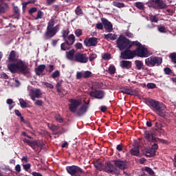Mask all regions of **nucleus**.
I'll return each instance as SVG.
<instances>
[{
    "label": "nucleus",
    "instance_id": "f257e3e1",
    "mask_svg": "<svg viewBox=\"0 0 176 176\" xmlns=\"http://www.w3.org/2000/svg\"><path fill=\"white\" fill-rule=\"evenodd\" d=\"M19 53L14 50H11L8 54L7 63L8 69L12 74L20 72L22 75H28L31 69L28 67V63L19 58Z\"/></svg>",
    "mask_w": 176,
    "mask_h": 176
},
{
    "label": "nucleus",
    "instance_id": "f03ea898",
    "mask_svg": "<svg viewBox=\"0 0 176 176\" xmlns=\"http://www.w3.org/2000/svg\"><path fill=\"white\" fill-rule=\"evenodd\" d=\"M146 104L158 116L166 119L167 112L166 111V105L164 104L153 99H148Z\"/></svg>",
    "mask_w": 176,
    "mask_h": 176
},
{
    "label": "nucleus",
    "instance_id": "7ed1b4c3",
    "mask_svg": "<svg viewBox=\"0 0 176 176\" xmlns=\"http://www.w3.org/2000/svg\"><path fill=\"white\" fill-rule=\"evenodd\" d=\"M54 24H56L54 19H51L47 23L46 32L44 34V36L46 39H52V38L56 36L57 32L60 31V24L56 25L55 27Z\"/></svg>",
    "mask_w": 176,
    "mask_h": 176
},
{
    "label": "nucleus",
    "instance_id": "20e7f679",
    "mask_svg": "<svg viewBox=\"0 0 176 176\" xmlns=\"http://www.w3.org/2000/svg\"><path fill=\"white\" fill-rule=\"evenodd\" d=\"M133 43L134 41H130V39L126 38L123 34L120 35L116 41L117 47L121 51L125 50L126 49H131L134 46Z\"/></svg>",
    "mask_w": 176,
    "mask_h": 176
},
{
    "label": "nucleus",
    "instance_id": "39448f33",
    "mask_svg": "<svg viewBox=\"0 0 176 176\" xmlns=\"http://www.w3.org/2000/svg\"><path fill=\"white\" fill-rule=\"evenodd\" d=\"M133 46H138L135 50V56L138 57L143 58L149 56V51H148V49L139 41H134Z\"/></svg>",
    "mask_w": 176,
    "mask_h": 176
},
{
    "label": "nucleus",
    "instance_id": "423d86ee",
    "mask_svg": "<svg viewBox=\"0 0 176 176\" xmlns=\"http://www.w3.org/2000/svg\"><path fill=\"white\" fill-rule=\"evenodd\" d=\"M163 63V59L157 56H151L145 60V64L147 67H159Z\"/></svg>",
    "mask_w": 176,
    "mask_h": 176
},
{
    "label": "nucleus",
    "instance_id": "0eeeda50",
    "mask_svg": "<svg viewBox=\"0 0 176 176\" xmlns=\"http://www.w3.org/2000/svg\"><path fill=\"white\" fill-rule=\"evenodd\" d=\"M69 102H70V104H68L69 111L72 113H75L78 111V108L82 105V100L76 99H70Z\"/></svg>",
    "mask_w": 176,
    "mask_h": 176
},
{
    "label": "nucleus",
    "instance_id": "6e6552de",
    "mask_svg": "<svg viewBox=\"0 0 176 176\" xmlns=\"http://www.w3.org/2000/svg\"><path fill=\"white\" fill-rule=\"evenodd\" d=\"M151 5L153 9L157 10L167 9L168 8L167 4L163 0H151Z\"/></svg>",
    "mask_w": 176,
    "mask_h": 176
},
{
    "label": "nucleus",
    "instance_id": "1a4fd4ad",
    "mask_svg": "<svg viewBox=\"0 0 176 176\" xmlns=\"http://www.w3.org/2000/svg\"><path fill=\"white\" fill-rule=\"evenodd\" d=\"M74 61L80 63L81 64H86L89 61V57H87V54H86L76 52L74 55Z\"/></svg>",
    "mask_w": 176,
    "mask_h": 176
},
{
    "label": "nucleus",
    "instance_id": "9d476101",
    "mask_svg": "<svg viewBox=\"0 0 176 176\" xmlns=\"http://www.w3.org/2000/svg\"><path fill=\"white\" fill-rule=\"evenodd\" d=\"M131 48H126L124 50V52H121V57L123 60H131L134 58L135 56V50H131Z\"/></svg>",
    "mask_w": 176,
    "mask_h": 176
},
{
    "label": "nucleus",
    "instance_id": "9b49d317",
    "mask_svg": "<svg viewBox=\"0 0 176 176\" xmlns=\"http://www.w3.org/2000/svg\"><path fill=\"white\" fill-rule=\"evenodd\" d=\"M87 111H89V103L85 102V104H82L74 113L78 118H82V116L86 115Z\"/></svg>",
    "mask_w": 176,
    "mask_h": 176
},
{
    "label": "nucleus",
    "instance_id": "f8f14e48",
    "mask_svg": "<svg viewBox=\"0 0 176 176\" xmlns=\"http://www.w3.org/2000/svg\"><path fill=\"white\" fill-rule=\"evenodd\" d=\"M98 44V38L96 37H87L84 40V45L87 47H96Z\"/></svg>",
    "mask_w": 176,
    "mask_h": 176
},
{
    "label": "nucleus",
    "instance_id": "ddd939ff",
    "mask_svg": "<svg viewBox=\"0 0 176 176\" xmlns=\"http://www.w3.org/2000/svg\"><path fill=\"white\" fill-rule=\"evenodd\" d=\"M89 96L97 100H102L105 97V92L101 89H95L89 92Z\"/></svg>",
    "mask_w": 176,
    "mask_h": 176
},
{
    "label": "nucleus",
    "instance_id": "4468645a",
    "mask_svg": "<svg viewBox=\"0 0 176 176\" xmlns=\"http://www.w3.org/2000/svg\"><path fill=\"white\" fill-rule=\"evenodd\" d=\"M104 171L108 174H118V169L109 161L105 163Z\"/></svg>",
    "mask_w": 176,
    "mask_h": 176
},
{
    "label": "nucleus",
    "instance_id": "2eb2a0df",
    "mask_svg": "<svg viewBox=\"0 0 176 176\" xmlns=\"http://www.w3.org/2000/svg\"><path fill=\"white\" fill-rule=\"evenodd\" d=\"M101 21L103 24V27L107 32H112L113 31V25H112V23L109 22L108 19L105 18H101Z\"/></svg>",
    "mask_w": 176,
    "mask_h": 176
},
{
    "label": "nucleus",
    "instance_id": "dca6fc26",
    "mask_svg": "<svg viewBox=\"0 0 176 176\" xmlns=\"http://www.w3.org/2000/svg\"><path fill=\"white\" fill-rule=\"evenodd\" d=\"M120 91L123 94H128V96H137L138 92L135 89H131L129 87H122L120 88Z\"/></svg>",
    "mask_w": 176,
    "mask_h": 176
},
{
    "label": "nucleus",
    "instance_id": "f3484780",
    "mask_svg": "<svg viewBox=\"0 0 176 176\" xmlns=\"http://www.w3.org/2000/svg\"><path fill=\"white\" fill-rule=\"evenodd\" d=\"M29 94L32 101H35V98H41V96H42V92L39 89H30L29 91Z\"/></svg>",
    "mask_w": 176,
    "mask_h": 176
},
{
    "label": "nucleus",
    "instance_id": "a211bd4d",
    "mask_svg": "<svg viewBox=\"0 0 176 176\" xmlns=\"http://www.w3.org/2000/svg\"><path fill=\"white\" fill-rule=\"evenodd\" d=\"M113 162L116 167H118L120 170H124L127 168V162H126V160H116Z\"/></svg>",
    "mask_w": 176,
    "mask_h": 176
},
{
    "label": "nucleus",
    "instance_id": "6ab92c4d",
    "mask_svg": "<svg viewBox=\"0 0 176 176\" xmlns=\"http://www.w3.org/2000/svg\"><path fill=\"white\" fill-rule=\"evenodd\" d=\"M45 69H46V65H40L34 69V72L38 76H41H41H43L45 74L43 73Z\"/></svg>",
    "mask_w": 176,
    "mask_h": 176
},
{
    "label": "nucleus",
    "instance_id": "aec40b11",
    "mask_svg": "<svg viewBox=\"0 0 176 176\" xmlns=\"http://www.w3.org/2000/svg\"><path fill=\"white\" fill-rule=\"evenodd\" d=\"M131 61L130 60H122L120 62V67L122 69H130L131 68Z\"/></svg>",
    "mask_w": 176,
    "mask_h": 176
},
{
    "label": "nucleus",
    "instance_id": "412c9836",
    "mask_svg": "<svg viewBox=\"0 0 176 176\" xmlns=\"http://www.w3.org/2000/svg\"><path fill=\"white\" fill-rule=\"evenodd\" d=\"M66 57L70 61H75V50L72 49L69 52H66Z\"/></svg>",
    "mask_w": 176,
    "mask_h": 176
},
{
    "label": "nucleus",
    "instance_id": "4be33fe9",
    "mask_svg": "<svg viewBox=\"0 0 176 176\" xmlns=\"http://www.w3.org/2000/svg\"><path fill=\"white\" fill-rule=\"evenodd\" d=\"M94 166L96 167V170H99V171H102L104 164H102V162H101L100 160H97L94 162Z\"/></svg>",
    "mask_w": 176,
    "mask_h": 176
},
{
    "label": "nucleus",
    "instance_id": "5701e85b",
    "mask_svg": "<svg viewBox=\"0 0 176 176\" xmlns=\"http://www.w3.org/2000/svg\"><path fill=\"white\" fill-rule=\"evenodd\" d=\"M130 153L132 156H136L138 157V156H140V146L132 148L130 150Z\"/></svg>",
    "mask_w": 176,
    "mask_h": 176
},
{
    "label": "nucleus",
    "instance_id": "b1692460",
    "mask_svg": "<svg viewBox=\"0 0 176 176\" xmlns=\"http://www.w3.org/2000/svg\"><path fill=\"white\" fill-rule=\"evenodd\" d=\"M69 46H71L69 45V41H68V40L65 39V43H61L60 49H61V50H63L64 52H65V50H69V49H71V47Z\"/></svg>",
    "mask_w": 176,
    "mask_h": 176
},
{
    "label": "nucleus",
    "instance_id": "393cba45",
    "mask_svg": "<svg viewBox=\"0 0 176 176\" xmlns=\"http://www.w3.org/2000/svg\"><path fill=\"white\" fill-rule=\"evenodd\" d=\"M156 155V150L151 148L146 151V156L147 157H153Z\"/></svg>",
    "mask_w": 176,
    "mask_h": 176
},
{
    "label": "nucleus",
    "instance_id": "a878e982",
    "mask_svg": "<svg viewBox=\"0 0 176 176\" xmlns=\"http://www.w3.org/2000/svg\"><path fill=\"white\" fill-rule=\"evenodd\" d=\"M8 8V3H0V14H3L6 13V8Z\"/></svg>",
    "mask_w": 176,
    "mask_h": 176
},
{
    "label": "nucleus",
    "instance_id": "bb28decb",
    "mask_svg": "<svg viewBox=\"0 0 176 176\" xmlns=\"http://www.w3.org/2000/svg\"><path fill=\"white\" fill-rule=\"evenodd\" d=\"M67 39H68L67 41L69 43L70 46H72V45H74V43H75L76 39H75V35H74V34L69 35L67 36Z\"/></svg>",
    "mask_w": 176,
    "mask_h": 176
},
{
    "label": "nucleus",
    "instance_id": "cd10ccee",
    "mask_svg": "<svg viewBox=\"0 0 176 176\" xmlns=\"http://www.w3.org/2000/svg\"><path fill=\"white\" fill-rule=\"evenodd\" d=\"M116 72V67H115V65H110L108 69V74L110 75H115Z\"/></svg>",
    "mask_w": 176,
    "mask_h": 176
},
{
    "label": "nucleus",
    "instance_id": "c85d7f7f",
    "mask_svg": "<svg viewBox=\"0 0 176 176\" xmlns=\"http://www.w3.org/2000/svg\"><path fill=\"white\" fill-rule=\"evenodd\" d=\"M104 39H110L111 41H115L116 39V34H113L112 33L104 34Z\"/></svg>",
    "mask_w": 176,
    "mask_h": 176
},
{
    "label": "nucleus",
    "instance_id": "c756f323",
    "mask_svg": "<svg viewBox=\"0 0 176 176\" xmlns=\"http://www.w3.org/2000/svg\"><path fill=\"white\" fill-rule=\"evenodd\" d=\"M23 142H25V144H28V145H29V146H31L32 148H34L35 146V145H36L35 144V142L27 139V138H24L23 140Z\"/></svg>",
    "mask_w": 176,
    "mask_h": 176
},
{
    "label": "nucleus",
    "instance_id": "7c9ffc66",
    "mask_svg": "<svg viewBox=\"0 0 176 176\" xmlns=\"http://www.w3.org/2000/svg\"><path fill=\"white\" fill-rule=\"evenodd\" d=\"M75 13L76 16H80L83 14V10H82V7L80 6H78L75 10Z\"/></svg>",
    "mask_w": 176,
    "mask_h": 176
},
{
    "label": "nucleus",
    "instance_id": "2f4dec72",
    "mask_svg": "<svg viewBox=\"0 0 176 176\" xmlns=\"http://www.w3.org/2000/svg\"><path fill=\"white\" fill-rule=\"evenodd\" d=\"M144 138H146L148 141H152V133L149 131H144Z\"/></svg>",
    "mask_w": 176,
    "mask_h": 176
},
{
    "label": "nucleus",
    "instance_id": "473e14b6",
    "mask_svg": "<svg viewBox=\"0 0 176 176\" xmlns=\"http://www.w3.org/2000/svg\"><path fill=\"white\" fill-rule=\"evenodd\" d=\"M113 6H115L116 8H124V3H120L119 1H113L112 2Z\"/></svg>",
    "mask_w": 176,
    "mask_h": 176
},
{
    "label": "nucleus",
    "instance_id": "72a5a7b5",
    "mask_svg": "<svg viewBox=\"0 0 176 176\" xmlns=\"http://www.w3.org/2000/svg\"><path fill=\"white\" fill-rule=\"evenodd\" d=\"M135 64L136 65V68H138V69H142V67H144V63H142V61L141 60H135Z\"/></svg>",
    "mask_w": 176,
    "mask_h": 176
},
{
    "label": "nucleus",
    "instance_id": "f704fd0d",
    "mask_svg": "<svg viewBox=\"0 0 176 176\" xmlns=\"http://www.w3.org/2000/svg\"><path fill=\"white\" fill-rule=\"evenodd\" d=\"M62 37L63 38L64 41H65V39H67V38H68V35H69V30H62Z\"/></svg>",
    "mask_w": 176,
    "mask_h": 176
},
{
    "label": "nucleus",
    "instance_id": "c9c22d12",
    "mask_svg": "<svg viewBox=\"0 0 176 176\" xmlns=\"http://www.w3.org/2000/svg\"><path fill=\"white\" fill-rule=\"evenodd\" d=\"M43 16H45V13L42 12L41 10H38L37 12V16L36 18H34V20H39L41 19H43Z\"/></svg>",
    "mask_w": 176,
    "mask_h": 176
},
{
    "label": "nucleus",
    "instance_id": "e433bc0d",
    "mask_svg": "<svg viewBox=\"0 0 176 176\" xmlns=\"http://www.w3.org/2000/svg\"><path fill=\"white\" fill-rule=\"evenodd\" d=\"M82 78L85 79H87L89 78H91V72L86 71L82 73Z\"/></svg>",
    "mask_w": 176,
    "mask_h": 176
},
{
    "label": "nucleus",
    "instance_id": "4c0bfd02",
    "mask_svg": "<svg viewBox=\"0 0 176 176\" xmlns=\"http://www.w3.org/2000/svg\"><path fill=\"white\" fill-rule=\"evenodd\" d=\"M19 104L22 108H28V104L23 98L19 99Z\"/></svg>",
    "mask_w": 176,
    "mask_h": 176
},
{
    "label": "nucleus",
    "instance_id": "58836bf2",
    "mask_svg": "<svg viewBox=\"0 0 176 176\" xmlns=\"http://www.w3.org/2000/svg\"><path fill=\"white\" fill-rule=\"evenodd\" d=\"M150 21L151 23H158L159 18H157V16H156V15H151L150 16Z\"/></svg>",
    "mask_w": 176,
    "mask_h": 176
},
{
    "label": "nucleus",
    "instance_id": "ea45409f",
    "mask_svg": "<svg viewBox=\"0 0 176 176\" xmlns=\"http://www.w3.org/2000/svg\"><path fill=\"white\" fill-rule=\"evenodd\" d=\"M144 171H146L150 175H153L155 174V172L153 171V170H152V168L149 167H144Z\"/></svg>",
    "mask_w": 176,
    "mask_h": 176
},
{
    "label": "nucleus",
    "instance_id": "a19ab883",
    "mask_svg": "<svg viewBox=\"0 0 176 176\" xmlns=\"http://www.w3.org/2000/svg\"><path fill=\"white\" fill-rule=\"evenodd\" d=\"M14 13L16 16V19H19V16H20V9H19L18 7L14 6Z\"/></svg>",
    "mask_w": 176,
    "mask_h": 176
},
{
    "label": "nucleus",
    "instance_id": "79ce46f5",
    "mask_svg": "<svg viewBox=\"0 0 176 176\" xmlns=\"http://www.w3.org/2000/svg\"><path fill=\"white\" fill-rule=\"evenodd\" d=\"M36 12H38L37 8H36V7L31 8L28 10V14H30V16H32V14H34V13H36Z\"/></svg>",
    "mask_w": 176,
    "mask_h": 176
},
{
    "label": "nucleus",
    "instance_id": "37998d69",
    "mask_svg": "<svg viewBox=\"0 0 176 176\" xmlns=\"http://www.w3.org/2000/svg\"><path fill=\"white\" fill-rule=\"evenodd\" d=\"M170 58L172 60V63L176 64V53L173 52L169 55Z\"/></svg>",
    "mask_w": 176,
    "mask_h": 176
},
{
    "label": "nucleus",
    "instance_id": "c03bdc74",
    "mask_svg": "<svg viewBox=\"0 0 176 176\" xmlns=\"http://www.w3.org/2000/svg\"><path fill=\"white\" fill-rule=\"evenodd\" d=\"M52 78L53 79H56V78H58V76H60V71L58 70H56L55 72H54L52 74Z\"/></svg>",
    "mask_w": 176,
    "mask_h": 176
},
{
    "label": "nucleus",
    "instance_id": "a18cd8bd",
    "mask_svg": "<svg viewBox=\"0 0 176 176\" xmlns=\"http://www.w3.org/2000/svg\"><path fill=\"white\" fill-rule=\"evenodd\" d=\"M135 6L138 8V9H140V10H144V4L141 2H136Z\"/></svg>",
    "mask_w": 176,
    "mask_h": 176
},
{
    "label": "nucleus",
    "instance_id": "49530a36",
    "mask_svg": "<svg viewBox=\"0 0 176 176\" xmlns=\"http://www.w3.org/2000/svg\"><path fill=\"white\" fill-rule=\"evenodd\" d=\"M160 129H156L153 132L151 133L152 137H159L160 135V133L159 132Z\"/></svg>",
    "mask_w": 176,
    "mask_h": 176
},
{
    "label": "nucleus",
    "instance_id": "de8ad7c7",
    "mask_svg": "<svg viewBox=\"0 0 176 176\" xmlns=\"http://www.w3.org/2000/svg\"><path fill=\"white\" fill-rule=\"evenodd\" d=\"M43 84L44 85V86L48 87V89H54V86L50 82H43Z\"/></svg>",
    "mask_w": 176,
    "mask_h": 176
},
{
    "label": "nucleus",
    "instance_id": "09e8293b",
    "mask_svg": "<svg viewBox=\"0 0 176 176\" xmlns=\"http://www.w3.org/2000/svg\"><path fill=\"white\" fill-rule=\"evenodd\" d=\"M34 104L37 107H42L43 105V101L41 100H35Z\"/></svg>",
    "mask_w": 176,
    "mask_h": 176
},
{
    "label": "nucleus",
    "instance_id": "8fccbe9b",
    "mask_svg": "<svg viewBox=\"0 0 176 176\" xmlns=\"http://www.w3.org/2000/svg\"><path fill=\"white\" fill-rule=\"evenodd\" d=\"M55 119L56 122H58L59 123H63V122H64V120H63V117H61V116L60 115H56L55 116Z\"/></svg>",
    "mask_w": 176,
    "mask_h": 176
},
{
    "label": "nucleus",
    "instance_id": "3c124183",
    "mask_svg": "<svg viewBox=\"0 0 176 176\" xmlns=\"http://www.w3.org/2000/svg\"><path fill=\"white\" fill-rule=\"evenodd\" d=\"M102 58L103 60H110V58H111V54H108V53L104 54L102 56Z\"/></svg>",
    "mask_w": 176,
    "mask_h": 176
},
{
    "label": "nucleus",
    "instance_id": "603ef678",
    "mask_svg": "<svg viewBox=\"0 0 176 176\" xmlns=\"http://www.w3.org/2000/svg\"><path fill=\"white\" fill-rule=\"evenodd\" d=\"M96 28L97 30H104V23H98L96 25Z\"/></svg>",
    "mask_w": 176,
    "mask_h": 176
},
{
    "label": "nucleus",
    "instance_id": "864d4df0",
    "mask_svg": "<svg viewBox=\"0 0 176 176\" xmlns=\"http://www.w3.org/2000/svg\"><path fill=\"white\" fill-rule=\"evenodd\" d=\"M82 34H83V32H82V30L77 29V30H75V35L77 37L81 36Z\"/></svg>",
    "mask_w": 176,
    "mask_h": 176
},
{
    "label": "nucleus",
    "instance_id": "5fc2aeb1",
    "mask_svg": "<svg viewBox=\"0 0 176 176\" xmlns=\"http://www.w3.org/2000/svg\"><path fill=\"white\" fill-rule=\"evenodd\" d=\"M157 28H158V31L160 32H162V33L166 32V27L162 26V25H158Z\"/></svg>",
    "mask_w": 176,
    "mask_h": 176
},
{
    "label": "nucleus",
    "instance_id": "6e6d98bb",
    "mask_svg": "<svg viewBox=\"0 0 176 176\" xmlns=\"http://www.w3.org/2000/svg\"><path fill=\"white\" fill-rule=\"evenodd\" d=\"M23 168L25 171H28L31 168V164H26L23 165Z\"/></svg>",
    "mask_w": 176,
    "mask_h": 176
},
{
    "label": "nucleus",
    "instance_id": "4d7b16f0",
    "mask_svg": "<svg viewBox=\"0 0 176 176\" xmlns=\"http://www.w3.org/2000/svg\"><path fill=\"white\" fill-rule=\"evenodd\" d=\"M47 126H48L50 130H52V131H55V130H57V126H56L54 124H48Z\"/></svg>",
    "mask_w": 176,
    "mask_h": 176
},
{
    "label": "nucleus",
    "instance_id": "13d9d810",
    "mask_svg": "<svg viewBox=\"0 0 176 176\" xmlns=\"http://www.w3.org/2000/svg\"><path fill=\"white\" fill-rule=\"evenodd\" d=\"M97 58V54H91L89 55V61H94Z\"/></svg>",
    "mask_w": 176,
    "mask_h": 176
},
{
    "label": "nucleus",
    "instance_id": "bf43d9fd",
    "mask_svg": "<svg viewBox=\"0 0 176 176\" xmlns=\"http://www.w3.org/2000/svg\"><path fill=\"white\" fill-rule=\"evenodd\" d=\"M147 87H148V89H155V87H156V84L153 83V82H148V83L147 84Z\"/></svg>",
    "mask_w": 176,
    "mask_h": 176
},
{
    "label": "nucleus",
    "instance_id": "052dcab7",
    "mask_svg": "<svg viewBox=\"0 0 176 176\" xmlns=\"http://www.w3.org/2000/svg\"><path fill=\"white\" fill-rule=\"evenodd\" d=\"M153 124H155V127L158 129H162V124L156 122V120H153Z\"/></svg>",
    "mask_w": 176,
    "mask_h": 176
},
{
    "label": "nucleus",
    "instance_id": "680f3d73",
    "mask_svg": "<svg viewBox=\"0 0 176 176\" xmlns=\"http://www.w3.org/2000/svg\"><path fill=\"white\" fill-rule=\"evenodd\" d=\"M46 71H48V72H50V73L53 72V71H54V65H50L49 69H46Z\"/></svg>",
    "mask_w": 176,
    "mask_h": 176
},
{
    "label": "nucleus",
    "instance_id": "e2e57ef3",
    "mask_svg": "<svg viewBox=\"0 0 176 176\" xmlns=\"http://www.w3.org/2000/svg\"><path fill=\"white\" fill-rule=\"evenodd\" d=\"M166 75H170V74H171V69L170 67H166L164 69Z\"/></svg>",
    "mask_w": 176,
    "mask_h": 176
},
{
    "label": "nucleus",
    "instance_id": "0e129e2a",
    "mask_svg": "<svg viewBox=\"0 0 176 176\" xmlns=\"http://www.w3.org/2000/svg\"><path fill=\"white\" fill-rule=\"evenodd\" d=\"M82 78H83V74H82V72H78L76 73V79H82Z\"/></svg>",
    "mask_w": 176,
    "mask_h": 176
},
{
    "label": "nucleus",
    "instance_id": "69168bd1",
    "mask_svg": "<svg viewBox=\"0 0 176 176\" xmlns=\"http://www.w3.org/2000/svg\"><path fill=\"white\" fill-rule=\"evenodd\" d=\"M74 46H75L76 49H78V50H80L83 47V45L80 43H76Z\"/></svg>",
    "mask_w": 176,
    "mask_h": 176
},
{
    "label": "nucleus",
    "instance_id": "338daca9",
    "mask_svg": "<svg viewBox=\"0 0 176 176\" xmlns=\"http://www.w3.org/2000/svg\"><path fill=\"white\" fill-rule=\"evenodd\" d=\"M116 149L118 151V152H122L123 151V144L117 145Z\"/></svg>",
    "mask_w": 176,
    "mask_h": 176
},
{
    "label": "nucleus",
    "instance_id": "774afa93",
    "mask_svg": "<svg viewBox=\"0 0 176 176\" xmlns=\"http://www.w3.org/2000/svg\"><path fill=\"white\" fill-rule=\"evenodd\" d=\"M1 78L2 79H9V76H8V74H6V73H2L1 74Z\"/></svg>",
    "mask_w": 176,
    "mask_h": 176
}]
</instances>
